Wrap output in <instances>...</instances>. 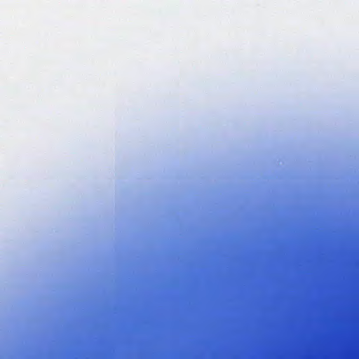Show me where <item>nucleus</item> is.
I'll use <instances>...</instances> for the list:
<instances>
[{
    "label": "nucleus",
    "mask_w": 359,
    "mask_h": 359,
    "mask_svg": "<svg viewBox=\"0 0 359 359\" xmlns=\"http://www.w3.org/2000/svg\"><path fill=\"white\" fill-rule=\"evenodd\" d=\"M318 297H359V293H318Z\"/></svg>",
    "instance_id": "obj_1"
},
{
    "label": "nucleus",
    "mask_w": 359,
    "mask_h": 359,
    "mask_svg": "<svg viewBox=\"0 0 359 359\" xmlns=\"http://www.w3.org/2000/svg\"><path fill=\"white\" fill-rule=\"evenodd\" d=\"M320 292H359V290H320Z\"/></svg>",
    "instance_id": "obj_2"
}]
</instances>
